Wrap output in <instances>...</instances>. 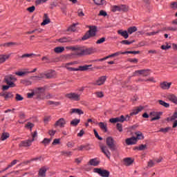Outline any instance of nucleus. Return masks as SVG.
I'll return each instance as SVG.
<instances>
[{
  "label": "nucleus",
  "mask_w": 177,
  "mask_h": 177,
  "mask_svg": "<svg viewBox=\"0 0 177 177\" xmlns=\"http://www.w3.org/2000/svg\"><path fill=\"white\" fill-rule=\"evenodd\" d=\"M88 28L89 30L82 37V41H86V39H89V38L96 37V32H97V26H89Z\"/></svg>",
  "instance_id": "nucleus-1"
},
{
  "label": "nucleus",
  "mask_w": 177,
  "mask_h": 177,
  "mask_svg": "<svg viewBox=\"0 0 177 177\" xmlns=\"http://www.w3.org/2000/svg\"><path fill=\"white\" fill-rule=\"evenodd\" d=\"M16 81H17V79L13 75H6L3 80V82H5V84H7V85H11L15 87L16 86V84H15Z\"/></svg>",
  "instance_id": "nucleus-2"
},
{
  "label": "nucleus",
  "mask_w": 177,
  "mask_h": 177,
  "mask_svg": "<svg viewBox=\"0 0 177 177\" xmlns=\"http://www.w3.org/2000/svg\"><path fill=\"white\" fill-rule=\"evenodd\" d=\"M106 144L111 151H115V150H117V145H115V140H114V138H113V137L106 138Z\"/></svg>",
  "instance_id": "nucleus-3"
},
{
  "label": "nucleus",
  "mask_w": 177,
  "mask_h": 177,
  "mask_svg": "<svg viewBox=\"0 0 177 177\" xmlns=\"http://www.w3.org/2000/svg\"><path fill=\"white\" fill-rule=\"evenodd\" d=\"M65 97L69 99V100H73V102H80V100H81V94L69 93L65 95Z\"/></svg>",
  "instance_id": "nucleus-4"
},
{
  "label": "nucleus",
  "mask_w": 177,
  "mask_h": 177,
  "mask_svg": "<svg viewBox=\"0 0 177 177\" xmlns=\"http://www.w3.org/2000/svg\"><path fill=\"white\" fill-rule=\"evenodd\" d=\"M35 96H37V99L44 100L45 99V89L42 87L35 89Z\"/></svg>",
  "instance_id": "nucleus-5"
},
{
  "label": "nucleus",
  "mask_w": 177,
  "mask_h": 177,
  "mask_svg": "<svg viewBox=\"0 0 177 177\" xmlns=\"http://www.w3.org/2000/svg\"><path fill=\"white\" fill-rule=\"evenodd\" d=\"M93 172H95V174H98V175L102 177L110 176V171L106 169H102L101 168H94Z\"/></svg>",
  "instance_id": "nucleus-6"
},
{
  "label": "nucleus",
  "mask_w": 177,
  "mask_h": 177,
  "mask_svg": "<svg viewBox=\"0 0 177 177\" xmlns=\"http://www.w3.org/2000/svg\"><path fill=\"white\" fill-rule=\"evenodd\" d=\"M128 8L126 5L113 6L111 7V12L115 13V12H127Z\"/></svg>",
  "instance_id": "nucleus-7"
},
{
  "label": "nucleus",
  "mask_w": 177,
  "mask_h": 177,
  "mask_svg": "<svg viewBox=\"0 0 177 177\" xmlns=\"http://www.w3.org/2000/svg\"><path fill=\"white\" fill-rule=\"evenodd\" d=\"M92 53H95L93 48H86L82 49L81 48V52H78L76 53V56H86L88 55H92Z\"/></svg>",
  "instance_id": "nucleus-8"
},
{
  "label": "nucleus",
  "mask_w": 177,
  "mask_h": 177,
  "mask_svg": "<svg viewBox=\"0 0 177 177\" xmlns=\"http://www.w3.org/2000/svg\"><path fill=\"white\" fill-rule=\"evenodd\" d=\"M66 124V119H64V118H61L55 122L54 127L55 128H57V127H59V128H64Z\"/></svg>",
  "instance_id": "nucleus-9"
},
{
  "label": "nucleus",
  "mask_w": 177,
  "mask_h": 177,
  "mask_svg": "<svg viewBox=\"0 0 177 177\" xmlns=\"http://www.w3.org/2000/svg\"><path fill=\"white\" fill-rule=\"evenodd\" d=\"M107 80V76H101L98 77V79L94 82L93 84L97 85L98 86H101V85H104Z\"/></svg>",
  "instance_id": "nucleus-10"
},
{
  "label": "nucleus",
  "mask_w": 177,
  "mask_h": 177,
  "mask_svg": "<svg viewBox=\"0 0 177 177\" xmlns=\"http://www.w3.org/2000/svg\"><path fill=\"white\" fill-rule=\"evenodd\" d=\"M32 142H34V139L23 140L19 144V147H30V146H31L32 144Z\"/></svg>",
  "instance_id": "nucleus-11"
},
{
  "label": "nucleus",
  "mask_w": 177,
  "mask_h": 177,
  "mask_svg": "<svg viewBox=\"0 0 177 177\" xmlns=\"http://www.w3.org/2000/svg\"><path fill=\"white\" fill-rule=\"evenodd\" d=\"M161 114H162V113L161 112H150L149 115H152V117H153L151 119V122L156 121V120H160V118H161Z\"/></svg>",
  "instance_id": "nucleus-12"
},
{
  "label": "nucleus",
  "mask_w": 177,
  "mask_h": 177,
  "mask_svg": "<svg viewBox=\"0 0 177 177\" xmlns=\"http://www.w3.org/2000/svg\"><path fill=\"white\" fill-rule=\"evenodd\" d=\"M135 74L143 75V77H149L150 75V69H142L135 71Z\"/></svg>",
  "instance_id": "nucleus-13"
},
{
  "label": "nucleus",
  "mask_w": 177,
  "mask_h": 177,
  "mask_svg": "<svg viewBox=\"0 0 177 177\" xmlns=\"http://www.w3.org/2000/svg\"><path fill=\"white\" fill-rule=\"evenodd\" d=\"M145 109V106H137L133 111L130 113V116L132 117L133 115H136L137 114H139L140 111Z\"/></svg>",
  "instance_id": "nucleus-14"
},
{
  "label": "nucleus",
  "mask_w": 177,
  "mask_h": 177,
  "mask_svg": "<svg viewBox=\"0 0 177 177\" xmlns=\"http://www.w3.org/2000/svg\"><path fill=\"white\" fill-rule=\"evenodd\" d=\"M100 149H101L102 153H104V154L106 156V157H107V158L110 159V157H111V153H110V151H109V149H107V147L100 146Z\"/></svg>",
  "instance_id": "nucleus-15"
},
{
  "label": "nucleus",
  "mask_w": 177,
  "mask_h": 177,
  "mask_svg": "<svg viewBox=\"0 0 177 177\" xmlns=\"http://www.w3.org/2000/svg\"><path fill=\"white\" fill-rule=\"evenodd\" d=\"M171 85H172L171 82H162L160 84V87L161 89L167 90L171 88Z\"/></svg>",
  "instance_id": "nucleus-16"
},
{
  "label": "nucleus",
  "mask_w": 177,
  "mask_h": 177,
  "mask_svg": "<svg viewBox=\"0 0 177 177\" xmlns=\"http://www.w3.org/2000/svg\"><path fill=\"white\" fill-rule=\"evenodd\" d=\"M89 67H92V64L80 66L78 68H76V69L73 70H76L75 71H86L87 70H91V68Z\"/></svg>",
  "instance_id": "nucleus-17"
},
{
  "label": "nucleus",
  "mask_w": 177,
  "mask_h": 177,
  "mask_svg": "<svg viewBox=\"0 0 177 177\" xmlns=\"http://www.w3.org/2000/svg\"><path fill=\"white\" fill-rule=\"evenodd\" d=\"M138 143V141L136 140V137H131L130 138L126 139V145L128 146H131L132 145H136Z\"/></svg>",
  "instance_id": "nucleus-18"
},
{
  "label": "nucleus",
  "mask_w": 177,
  "mask_h": 177,
  "mask_svg": "<svg viewBox=\"0 0 177 177\" xmlns=\"http://www.w3.org/2000/svg\"><path fill=\"white\" fill-rule=\"evenodd\" d=\"M100 164V160H97V158L91 159L88 161V165H92L93 167H97Z\"/></svg>",
  "instance_id": "nucleus-19"
},
{
  "label": "nucleus",
  "mask_w": 177,
  "mask_h": 177,
  "mask_svg": "<svg viewBox=\"0 0 177 177\" xmlns=\"http://www.w3.org/2000/svg\"><path fill=\"white\" fill-rule=\"evenodd\" d=\"M57 42H60V44H64L66 42H71L72 39L70 37H63L62 38H59L57 39Z\"/></svg>",
  "instance_id": "nucleus-20"
},
{
  "label": "nucleus",
  "mask_w": 177,
  "mask_h": 177,
  "mask_svg": "<svg viewBox=\"0 0 177 177\" xmlns=\"http://www.w3.org/2000/svg\"><path fill=\"white\" fill-rule=\"evenodd\" d=\"M128 33L129 32L127 30H118V34L123 37L124 39H128V38L129 37V35H128Z\"/></svg>",
  "instance_id": "nucleus-21"
},
{
  "label": "nucleus",
  "mask_w": 177,
  "mask_h": 177,
  "mask_svg": "<svg viewBox=\"0 0 177 177\" xmlns=\"http://www.w3.org/2000/svg\"><path fill=\"white\" fill-rule=\"evenodd\" d=\"M71 114H78V115H82L84 114V111L80 109H71Z\"/></svg>",
  "instance_id": "nucleus-22"
},
{
  "label": "nucleus",
  "mask_w": 177,
  "mask_h": 177,
  "mask_svg": "<svg viewBox=\"0 0 177 177\" xmlns=\"http://www.w3.org/2000/svg\"><path fill=\"white\" fill-rule=\"evenodd\" d=\"M167 99L174 104H177V97L174 94H170L167 95Z\"/></svg>",
  "instance_id": "nucleus-23"
},
{
  "label": "nucleus",
  "mask_w": 177,
  "mask_h": 177,
  "mask_svg": "<svg viewBox=\"0 0 177 177\" xmlns=\"http://www.w3.org/2000/svg\"><path fill=\"white\" fill-rule=\"evenodd\" d=\"M135 135L136 137V139L138 142V140H143V139H145V136L143 135V133L141 131H137L135 133Z\"/></svg>",
  "instance_id": "nucleus-24"
},
{
  "label": "nucleus",
  "mask_w": 177,
  "mask_h": 177,
  "mask_svg": "<svg viewBox=\"0 0 177 177\" xmlns=\"http://www.w3.org/2000/svg\"><path fill=\"white\" fill-rule=\"evenodd\" d=\"M44 19L43 20V22L41 24V26H46V24H49V23H50V19H49L48 14H44Z\"/></svg>",
  "instance_id": "nucleus-25"
},
{
  "label": "nucleus",
  "mask_w": 177,
  "mask_h": 177,
  "mask_svg": "<svg viewBox=\"0 0 177 177\" xmlns=\"http://www.w3.org/2000/svg\"><path fill=\"white\" fill-rule=\"evenodd\" d=\"M75 64V62H69L65 64V68L68 69V71H76L77 68H73V67H70L69 66H73Z\"/></svg>",
  "instance_id": "nucleus-26"
},
{
  "label": "nucleus",
  "mask_w": 177,
  "mask_h": 177,
  "mask_svg": "<svg viewBox=\"0 0 177 177\" xmlns=\"http://www.w3.org/2000/svg\"><path fill=\"white\" fill-rule=\"evenodd\" d=\"M98 126L100 127V129L103 131V132H107V124L103 122H100L98 123Z\"/></svg>",
  "instance_id": "nucleus-27"
},
{
  "label": "nucleus",
  "mask_w": 177,
  "mask_h": 177,
  "mask_svg": "<svg viewBox=\"0 0 177 177\" xmlns=\"http://www.w3.org/2000/svg\"><path fill=\"white\" fill-rule=\"evenodd\" d=\"M10 57V55H0V64L5 63L8 59Z\"/></svg>",
  "instance_id": "nucleus-28"
},
{
  "label": "nucleus",
  "mask_w": 177,
  "mask_h": 177,
  "mask_svg": "<svg viewBox=\"0 0 177 177\" xmlns=\"http://www.w3.org/2000/svg\"><path fill=\"white\" fill-rule=\"evenodd\" d=\"M124 162V165H132V164H133V159H132L131 158H125L123 160Z\"/></svg>",
  "instance_id": "nucleus-29"
},
{
  "label": "nucleus",
  "mask_w": 177,
  "mask_h": 177,
  "mask_svg": "<svg viewBox=\"0 0 177 177\" xmlns=\"http://www.w3.org/2000/svg\"><path fill=\"white\" fill-rule=\"evenodd\" d=\"M46 168L45 167H41L39 170V173L38 175L40 177H45L46 176Z\"/></svg>",
  "instance_id": "nucleus-30"
},
{
  "label": "nucleus",
  "mask_w": 177,
  "mask_h": 177,
  "mask_svg": "<svg viewBox=\"0 0 177 177\" xmlns=\"http://www.w3.org/2000/svg\"><path fill=\"white\" fill-rule=\"evenodd\" d=\"M47 104L48 106H53L54 107H57V106H60V104H62V103L60 102H55V101L48 100L47 102Z\"/></svg>",
  "instance_id": "nucleus-31"
},
{
  "label": "nucleus",
  "mask_w": 177,
  "mask_h": 177,
  "mask_svg": "<svg viewBox=\"0 0 177 177\" xmlns=\"http://www.w3.org/2000/svg\"><path fill=\"white\" fill-rule=\"evenodd\" d=\"M68 49H70V50H73V52H75V55H77V53H78V52H81V47L78 46H70L68 47Z\"/></svg>",
  "instance_id": "nucleus-32"
},
{
  "label": "nucleus",
  "mask_w": 177,
  "mask_h": 177,
  "mask_svg": "<svg viewBox=\"0 0 177 177\" xmlns=\"http://www.w3.org/2000/svg\"><path fill=\"white\" fill-rule=\"evenodd\" d=\"M115 53H113L111 55H109L104 58L99 59H95L93 62H104V60H107V59H110V57H115Z\"/></svg>",
  "instance_id": "nucleus-33"
},
{
  "label": "nucleus",
  "mask_w": 177,
  "mask_h": 177,
  "mask_svg": "<svg viewBox=\"0 0 177 177\" xmlns=\"http://www.w3.org/2000/svg\"><path fill=\"white\" fill-rule=\"evenodd\" d=\"M77 150L80 151H82V150H91V147H89V145H80L78 148Z\"/></svg>",
  "instance_id": "nucleus-34"
},
{
  "label": "nucleus",
  "mask_w": 177,
  "mask_h": 177,
  "mask_svg": "<svg viewBox=\"0 0 177 177\" xmlns=\"http://www.w3.org/2000/svg\"><path fill=\"white\" fill-rule=\"evenodd\" d=\"M158 102L159 103V104H160V106H163V107H165V109L169 108V103H167L162 100H158Z\"/></svg>",
  "instance_id": "nucleus-35"
},
{
  "label": "nucleus",
  "mask_w": 177,
  "mask_h": 177,
  "mask_svg": "<svg viewBox=\"0 0 177 177\" xmlns=\"http://www.w3.org/2000/svg\"><path fill=\"white\" fill-rule=\"evenodd\" d=\"M80 122H81V120L75 118L71 121V127H77Z\"/></svg>",
  "instance_id": "nucleus-36"
},
{
  "label": "nucleus",
  "mask_w": 177,
  "mask_h": 177,
  "mask_svg": "<svg viewBox=\"0 0 177 177\" xmlns=\"http://www.w3.org/2000/svg\"><path fill=\"white\" fill-rule=\"evenodd\" d=\"M94 3L97 6L104 5L106 3V0H93Z\"/></svg>",
  "instance_id": "nucleus-37"
},
{
  "label": "nucleus",
  "mask_w": 177,
  "mask_h": 177,
  "mask_svg": "<svg viewBox=\"0 0 177 177\" xmlns=\"http://www.w3.org/2000/svg\"><path fill=\"white\" fill-rule=\"evenodd\" d=\"M138 31V28L136 26H132L127 29V32L129 34H133V32H136Z\"/></svg>",
  "instance_id": "nucleus-38"
},
{
  "label": "nucleus",
  "mask_w": 177,
  "mask_h": 177,
  "mask_svg": "<svg viewBox=\"0 0 177 177\" xmlns=\"http://www.w3.org/2000/svg\"><path fill=\"white\" fill-rule=\"evenodd\" d=\"M13 97H15L13 93H12V92L6 93V95H5L6 100H8V99H13Z\"/></svg>",
  "instance_id": "nucleus-39"
},
{
  "label": "nucleus",
  "mask_w": 177,
  "mask_h": 177,
  "mask_svg": "<svg viewBox=\"0 0 177 177\" xmlns=\"http://www.w3.org/2000/svg\"><path fill=\"white\" fill-rule=\"evenodd\" d=\"M44 75L48 80H50V78H53V77H55V71L47 73Z\"/></svg>",
  "instance_id": "nucleus-40"
},
{
  "label": "nucleus",
  "mask_w": 177,
  "mask_h": 177,
  "mask_svg": "<svg viewBox=\"0 0 177 177\" xmlns=\"http://www.w3.org/2000/svg\"><path fill=\"white\" fill-rule=\"evenodd\" d=\"M50 142H52V139L51 138H44L41 141V143L43 145H44V146H48V145H49V143H50Z\"/></svg>",
  "instance_id": "nucleus-41"
},
{
  "label": "nucleus",
  "mask_w": 177,
  "mask_h": 177,
  "mask_svg": "<svg viewBox=\"0 0 177 177\" xmlns=\"http://www.w3.org/2000/svg\"><path fill=\"white\" fill-rule=\"evenodd\" d=\"M64 47H56L54 49V52L55 53H62V52H64Z\"/></svg>",
  "instance_id": "nucleus-42"
},
{
  "label": "nucleus",
  "mask_w": 177,
  "mask_h": 177,
  "mask_svg": "<svg viewBox=\"0 0 177 177\" xmlns=\"http://www.w3.org/2000/svg\"><path fill=\"white\" fill-rule=\"evenodd\" d=\"M24 100V97H23V96H21V95L19 94V93H17L15 95V100L17 102H21V100Z\"/></svg>",
  "instance_id": "nucleus-43"
},
{
  "label": "nucleus",
  "mask_w": 177,
  "mask_h": 177,
  "mask_svg": "<svg viewBox=\"0 0 177 177\" xmlns=\"http://www.w3.org/2000/svg\"><path fill=\"white\" fill-rule=\"evenodd\" d=\"M133 42H135V40H133L131 41H129L128 40H122L120 41V44H122V45H131V44H133Z\"/></svg>",
  "instance_id": "nucleus-44"
},
{
  "label": "nucleus",
  "mask_w": 177,
  "mask_h": 177,
  "mask_svg": "<svg viewBox=\"0 0 177 177\" xmlns=\"http://www.w3.org/2000/svg\"><path fill=\"white\" fill-rule=\"evenodd\" d=\"M26 74H28V72H26V71L15 72V75H18L19 77H23V75H26Z\"/></svg>",
  "instance_id": "nucleus-45"
},
{
  "label": "nucleus",
  "mask_w": 177,
  "mask_h": 177,
  "mask_svg": "<svg viewBox=\"0 0 177 177\" xmlns=\"http://www.w3.org/2000/svg\"><path fill=\"white\" fill-rule=\"evenodd\" d=\"M21 84H23V85H26L27 86L28 85H31L32 82L28 80H23L21 81Z\"/></svg>",
  "instance_id": "nucleus-46"
},
{
  "label": "nucleus",
  "mask_w": 177,
  "mask_h": 177,
  "mask_svg": "<svg viewBox=\"0 0 177 177\" xmlns=\"http://www.w3.org/2000/svg\"><path fill=\"white\" fill-rule=\"evenodd\" d=\"M10 134L8 133H3L1 137V140H6L9 138Z\"/></svg>",
  "instance_id": "nucleus-47"
},
{
  "label": "nucleus",
  "mask_w": 177,
  "mask_h": 177,
  "mask_svg": "<svg viewBox=\"0 0 177 177\" xmlns=\"http://www.w3.org/2000/svg\"><path fill=\"white\" fill-rule=\"evenodd\" d=\"M15 45H19V44L16 43V42H8V43H5L3 44V46H13Z\"/></svg>",
  "instance_id": "nucleus-48"
},
{
  "label": "nucleus",
  "mask_w": 177,
  "mask_h": 177,
  "mask_svg": "<svg viewBox=\"0 0 177 177\" xmlns=\"http://www.w3.org/2000/svg\"><path fill=\"white\" fill-rule=\"evenodd\" d=\"M9 88H15V86H12V84H7L2 86V91H8Z\"/></svg>",
  "instance_id": "nucleus-49"
},
{
  "label": "nucleus",
  "mask_w": 177,
  "mask_h": 177,
  "mask_svg": "<svg viewBox=\"0 0 177 177\" xmlns=\"http://www.w3.org/2000/svg\"><path fill=\"white\" fill-rule=\"evenodd\" d=\"M77 26V24H73V25H71V26H69L67 29V31H75V27Z\"/></svg>",
  "instance_id": "nucleus-50"
},
{
  "label": "nucleus",
  "mask_w": 177,
  "mask_h": 177,
  "mask_svg": "<svg viewBox=\"0 0 177 177\" xmlns=\"http://www.w3.org/2000/svg\"><path fill=\"white\" fill-rule=\"evenodd\" d=\"M25 128H28V129H30V131H32V128H34V124L28 122L25 126Z\"/></svg>",
  "instance_id": "nucleus-51"
},
{
  "label": "nucleus",
  "mask_w": 177,
  "mask_h": 177,
  "mask_svg": "<svg viewBox=\"0 0 177 177\" xmlns=\"http://www.w3.org/2000/svg\"><path fill=\"white\" fill-rule=\"evenodd\" d=\"M35 55L33 53H30V54H24L21 56L19 57L20 59H25V57H31L32 56Z\"/></svg>",
  "instance_id": "nucleus-52"
},
{
  "label": "nucleus",
  "mask_w": 177,
  "mask_h": 177,
  "mask_svg": "<svg viewBox=\"0 0 177 177\" xmlns=\"http://www.w3.org/2000/svg\"><path fill=\"white\" fill-rule=\"evenodd\" d=\"M170 129H171V127L161 128L160 129L158 132H162L163 133H167V132H168V131H169Z\"/></svg>",
  "instance_id": "nucleus-53"
},
{
  "label": "nucleus",
  "mask_w": 177,
  "mask_h": 177,
  "mask_svg": "<svg viewBox=\"0 0 177 177\" xmlns=\"http://www.w3.org/2000/svg\"><path fill=\"white\" fill-rule=\"evenodd\" d=\"M124 53H126V55H127V54L139 55V53H140V51H139V50H138V51H124Z\"/></svg>",
  "instance_id": "nucleus-54"
},
{
  "label": "nucleus",
  "mask_w": 177,
  "mask_h": 177,
  "mask_svg": "<svg viewBox=\"0 0 177 177\" xmlns=\"http://www.w3.org/2000/svg\"><path fill=\"white\" fill-rule=\"evenodd\" d=\"M109 122H111V124H115V122H120V120L118 117L113 118L109 120Z\"/></svg>",
  "instance_id": "nucleus-55"
},
{
  "label": "nucleus",
  "mask_w": 177,
  "mask_h": 177,
  "mask_svg": "<svg viewBox=\"0 0 177 177\" xmlns=\"http://www.w3.org/2000/svg\"><path fill=\"white\" fill-rule=\"evenodd\" d=\"M127 61L129 62V63H135L136 64L138 62H139V59L136 58H129Z\"/></svg>",
  "instance_id": "nucleus-56"
},
{
  "label": "nucleus",
  "mask_w": 177,
  "mask_h": 177,
  "mask_svg": "<svg viewBox=\"0 0 177 177\" xmlns=\"http://www.w3.org/2000/svg\"><path fill=\"white\" fill-rule=\"evenodd\" d=\"M116 129L119 131V132H122V124L117 123L116 124Z\"/></svg>",
  "instance_id": "nucleus-57"
},
{
  "label": "nucleus",
  "mask_w": 177,
  "mask_h": 177,
  "mask_svg": "<svg viewBox=\"0 0 177 177\" xmlns=\"http://www.w3.org/2000/svg\"><path fill=\"white\" fill-rule=\"evenodd\" d=\"M26 10H28V12H29L30 13H34L35 10V6H32L26 9Z\"/></svg>",
  "instance_id": "nucleus-58"
},
{
  "label": "nucleus",
  "mask_w": 177,
  "mask_h": 177,
  "mask_svg": "<svg viewBox=\"0 0 177 177\" xmlns=\"http://www.w3.org/2000/svg\"><path fill=\"white\" fill-rule=\"evenodd\" d=\"M48 2V0H35L36 5H41Z\"/></svg>",
  "instance_id": "nucleus-59"
},
{
  "label": "nucleus",
  "mask_w": 177,
  "mask_h": 177,
  "mask_svg": "<svg viewBox=\"0 0 177 177\" xmlns=\"http://www.w3.org/2000/svg\"><path fill=\"white\" fill-rule=\"evenodd\" d=\"M19 117L21 120H24V118H26V113L23 111H20L19 113Z\"/></svg>",
  "instance_id": "nucleus-60"
},
{
  "label": "nucleus",
  "mask_w": 177,
  "mask_h": 177,
  "mask_svg": "<svg viewBox=\"0 0 177 177\" xmlns=\"http://www.w3.org/2000/svg\"><path fill=\"white\" fill-rule=\"evenodd\" d=\"M77 15L79 17H83V16H85V14H84V11H82V9H79L77 10Z\"/></svg>",
  "instance_id": "nucleus-61"
},
{
  "label": "nucleus",
  "mask_w": 177,
  "mask_h": 177,
  "mask_svg": "<svg viewBox=\"0 0 177 177\" xmlns=\"http://www.w3.org/2000/svg\"><path fill=\"white\" fill-rule=\"evenodd\" d=\"M105 41H106V37H102L101 39H98L96 41V44H103V42H105Z\"/></svg>",
  "instance_id": "nucleus-62"
},
{
  "label": "nucleus",
  "mask_w": 177,
  "mask_h": 177,
  "mask_svg": "<svg viewBox=\"0 0 177 177\" xmlns=\"http://www.w3.org/2000/svg\"><path fill=\"white\" fill-rule=\"evenodd\" d=\"M147 147V146L146 145H140L138 147V151H142L145 150Z\"/></svg>",
  "instance_id": "nucleus-63"
},
{
  "label": "nucleus",
  "mask_w": 177,
  "mask_h": 177,
  "mask_svg": "<svg viewBox=\"0 0 177 177\" xmlns=\"http://www.w3.org/2000/svg\"><path fill=\"white\" fill-rule=\"evenodd\" d=\"M165 31H177V28L167 27L165 28Z\"/></svg>",
  "instance_id": "nucleus-64"
}]
</instances>
